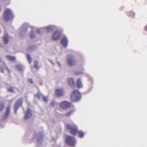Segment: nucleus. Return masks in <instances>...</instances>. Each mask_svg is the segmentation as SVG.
<instances>
[{
	"label": "nucleus",
	"mask_w": 147,
	"mask_h": 147,
	"mask_svg": "<svg viewBox=\"0 0 147 147\" xmlns=\"http://www.w3.org/2000/svg\"><path fill=\"white\" fill-rule=\"evenodd\" d=\"M81 94L77 90H74L71 96V100L73 101H76L80 98Z\"/></svg>",
	"instance_id": "f257e3e1"
},
{
	"label": "nucleus",
	"mask_w": 147,
	"mask_h": 147,
	"mask_svg": "<svg viewBox=\"0 0 147 147\" xmlns=\"http://www.w3.org/2000/svg\"><path fill=\"white\" fill-rule=\"evenodd\" d=\"M66 126L68 129L70 130V133L72 135H75L78 132L77 128L74 124L72 125L68 124Z\"/></svg>",
	"instance_id": "f03ea898"
},
{
	"label": "nucleus",
	"mask_w": 147,
	"mask_h": 147,
	"mask_svg": "<svg viewBox=\"0 0 147 147\" xmlns=\"http://www.w3.org/2000/svg\"><path fill=\"white\" fill-rule=\"evenodd\" d=\"M13 17V15L11 10L9 9H6L4 13V18L5 20L7 21Z\"/></svg>",
	"instance_id": "7ed1b4c3"
},
{
	"label": "nucleus",
	"mask_w": 147,
	"mask_h": 147,
	"mask_svg": "<svg viewBox=\"0 0 147 147\" xmlns=\"http://www.w3.org/2000/svg\"><path fill=\"white\" fill-rule=\"evenodd\" d=\"M65 142L69 146H74L75 144L76 140L74 137L67 136L66 137Z\"/></svg>",
	"instance_id": "20e7f679"
},
{
	"label": "nucleus",
	"mask_w": 147,
	"mask_h": 147,
	"mask_svg": "<svg viewBox=\"0 0 147 147\" xmlns=\"http://www.w3.org/2000/svg\"><path fill=\"white\" fill-rule=\"evenodd\" d=\"M67 61L68 65L71 66L75 65L76 63L74 57L72 55H68Z\"/></svg>",
	"instance_id": "39448f33"
},
{
	"label": "nucleus",
	"mask_w": 147,
	"mask_h": 147,
	"mask_svg": "<svg viewBox=\"0 0 147 147\" xmlns=\"http://www.w3.org/2000/svg\"><path fill=\"white\" fill-rule=\"evenodd\" d=\"M23 99L20 98L16 101L14 106V109L15 113L16 114L18 110L19 107L22 105L23 103Z\"/></svg>",
	"instance_id": "423d86ee"
},
{
	"label": "nucleus",
	"mask_w": 147,
	"mask_h": 147,
	"mask_svg": "<svg viewBox=\"0 0 147 147\" xmlns=\"http://www.w3.org/2000/svg\"><path fill=\"white\" fill-rule=\"evenodd\" d=\"M71 105V103L66 101L61 102L59 104L60 107L63 109L69 108Z\"/></svg>",
	"instance_id": "0eeeda50"
},
{
	"label": "nucleus",
	"mask_w": 147,
	"mask_h": 147,
	"mask_svg": "<svg viewBox=\"0 0 147 147\" xmlns=\"http://www.w3.org/2000/svg\"><path fill=\"white\" fill-rule=\"evenodd\" d=\"M61 33L58 31H56L53 35L52 39L54 40H58L61 37Z\"/></svg>",
	"instance_id": "6e6552de"
},
{
	"label": "nucleus",
	"mask_w": 147,
	"mask_h": 147,
	"mask_svg": "<svg viewBox=\"0 0 147 147\" xmlns=\"http://www.w3.org/2000/svg\"><path fill=\"white\" fill-rule=\"evenodd\" d=\"M32 116L31 111L30 108H28L24 117V119H27L30 118Z\"/></svg>",
	"instance_id": "1a4fd4ad"
},
{
	"label": "nucleus",
	"mask_w": 147,
	"mask_h": 147,
	"mask_svg": "<svg viewBox=\"0 0 147 147\" xmlns=\"http://www.w3.org/2000/svg\"><path fill=\"white\" fill-rule=\"evenodd\" d=\"M56 94L58 97H60L64 94V92L62 89H57L56 91Z\"/></svg>",
	"instance_id": "9d476101"
},
{
	"label": "nucleus",
	"mask_w": 147,
	"mask_h": 147,
	"mask_svg": "<svg viewBox=\"0 0 147 147\" xmlns=\"http://www.w3.org/2000/svg\"><path fill=\"white\" fill-rule=\"evenodd\" d=\"M68 40L65 37L61 39V43L64 47H67L68 44Z\"/></svg>",
	"instance_id": "9b49d317"
},
{
	"label": "nucleus",
	"mask_w": 147,
	"mask_h": 147,
	"mask_svg": "<svg viewBox=\"0 0 147 147\" xmlns=\"http://www.w3.org/2000/svg\"><path fill=\"white\" fill-rule=\"evenodd\" d=\"M77 87L78 88H81L82 87V84L80 79H78L76 81Z\"/></svg>",
	"instance_id": "f8f14e48"
},
{
	"label": "nucleus",
	"mask_w": 147,
	"mask_h": 147,
	"mask_svg": "<svg viewBox=\"0 0 147 147\" xmlns=\"http://www.w3.org/2000/svg\"><path fill=\"white\" fill-rule=\"evenodd\" d=\"M3 40L4 43L5 44H7L9 42L8 36L7 34H5L3 36Z\"/></svg>",
	"instance_id": "ddd939ff"
},
{
	"label": "nucleus",
	"mask_w": 147,
	"mask_h": 147,
	"mask_svg": "<svg viewBox=\"0 0 147 147\" xmlns=\"http://www.w3.org/2000/svg\"><path fill=\"white\" fill-rule=\"evenodd\" d=\"M68 82L69 85L71 86H74L75 83L74 79L72 78H69L68 79Z\"/></svg>",
	"instance_id": "4468645a"
},
{
	"label": "nucleus",
	"mask_w": 147,
	"mask_h": 147,
	"mask_svg": "<svg viewBox=\"0 0 147 147\" xmlns=\"http://www.w3.org/2000/svg\"><path fill=\"white\" fill-rule=\"evenodd\" d=\"M74 110H71L69 112H68L67 113H66L65 115V116L66 117H69L72 115L74 113Z\"/></svg>",
	"instance_id": "2eb2a0df"
},
{
	"label": "nucleus",
	"mask_w": 147,
	"mask_h": 147,
	"mask_svg": "<svg viewBox=\"0 0 147 147\" xmlns=\"http://www.w3.org/2000/svg\"><path fill=\"white\" fill-rule=\"evenodd\" d=\"M6 57L9 60L11 61H15L16 59V58L10 55H7Z\"/></svg>",
	"instance_id": "dca6fc26"
},
{
	"label": "nucleus",
	"mask_w": 147,
	"mask_h": 147,
	"mask_svg": "<svg viewBox=\"0 0 147 147\" xmlns=\"http://www.w3.org/2000/svg\"><path fill=\"white\" fill-rule=\"evenodd\" d=\"M10 110V107L9 106H8L7 107L5 113V116L6 117H7L8 116Z\"/></svg>",
	"instance_id": "f3484780"
},
{
	"label": "nucleus",
	"mask_w": 147,
	"mask_h": 147,
	"mask_svg": "<svg viewBox=\"0 0 147 147\" xmlns=\"http://www.w3.org/2000/svg\"><path fill=\"white\" fill-rule=\"evenodd\" d=\"M34 67L35 68L37 69L39 68V66L38 65V62L37 61H34Z\"/></svg>",
	"instance_id": "a211bd4d"
},
{
	"label": "nucleus",
	"mask_w": 147,
	"mask_h": 147,
	"mask_svg": "<svg viewBox=\"0 0 147 147\" xmlns=\"http://www.w3.org/2000/svg\"><path fill=\"white\" fill-rule=\"evenodd\" d=\"M35 96L39 99H40L41 97L42 98V96H43L39 92L35 94Z\"/></svg>",
	"instance_id": "6ab92c4d"
},
{
	"label": "nucleus",
	"mask_w": 147,
	"mask_h": 147,
	"mask_svg": "<svg viewBox=\"0 0 147 147\" xmlns=\"http://www.w3.org/2000/svg\"><path fill=\"white\" fill-rule=\"evenodd\" d=\"M27 57L29 62L30 64L32 62V59L30 55L29 54H27Z\"/></svg>",
	"instance_id": "aec40b11"
},
{
	"label": "nucleus",
	"mask_w": 147,
	"mask_h": 147,
	"mask_svg": "<svg viewBox=\"0 0 147 147\" xmlns=\"http://www.w3.org/2000/svg\"><path fill=\"white\" fill-rule=\"evenodd\" d=\"M4 104L3 103H0V112L1 111L4 109Z\"/></svg>",
	"instance_id": "412c9836"
},
{
	"label": "nucleus",
	"mask_w": 147,
	"mask_h": 147,
	"mask_svg": "<svg viewBox=\"0 0 147 147\" xmlns=\"http://www.w3.org/2000/svg\"><path fill=\"white\" fill-rule=\"evenodd\" d=\"M79 134V136L81 138H82L83 137L84 135V133L82 131H78V132Z\"/></svg>",
	"instance_id": "4be33fe9"
},
{
	"label": "nucleus",
	"mask_w": 147,
	"mask_h": 147,
	"mask_svg": "<svg viewBox=\"0 0 147 147\" xmlns=\"http://www.w3.org/2000/svg\"><path fill=\"white\" fill-rule=\"evenodd\" d=\"M7 90L8 91L10 92H14V90L13 87H11L10 88H7Z\"/></svg>",
	"instance_id": "5701e85b"
},
{
	"label": "nucleus",
	"mask_w": 147,
	"mask_h": 147,
	"mask_svg": "<svg viewBox=\"0 0 147 147\" xmlns=\"http://www.w3.org/2000/svg\"><path fill=\"white\" fill-rule=\"evenodd\" d=\"M16 67L18 69H21L22 68V66L20 65H17L16 66Z\"/></svg>",
	"instance_id": "b1692460"
},
{
	"label": "nucleus",
	"mask_w": 147,
	"mask_h": 147,
	"mask_svg": "<svg viewBox=\"0 0 147 147\" xmlns=\"http://www.w3.org/2000/svg\"><path fill=\"white\" fill-rule=\"evenodd\" d=\"M42 98L43 100L46 102H47L48 100L47 98V97H45L44 96H42Z\"/></svg>",
	"instance_id": "393cba45"
},
{
	"label": "nucleus",
	"mask_w": 147,
	"mask_h": 147,
	"mask_svg": "<svg viewBox=\"0 0 147 147\" xmlns=\"http://www.w3.org/2000/svg\"><path fill=\"white\" fill-rule=\"evenodd\" d=\"M54 104H55V102L54 101H52L51 103H50V105L51 107H53L54 105Z\"/></svg>",
	"instance_id": "a878e982"
},
{
	"label": "nucleus",
	"mask_w": 147,
	"mask_h": 147,
	"mask_svg": "<svg viewBox=\"0 0 147 147\" xmlns=\"http://www.w3.org/2000/svg\"><path fill=\"white\" fill-rule=\"evenodd\" d=\"M29 82H30L31 84H32L33 83V81L32 79H30L29 80Z\"/></svg>",
	"instance_id": "bb28decb"
},
{
	"label": "nucleus",
	"mask_w": 147,
	"mask_h": 147,
	"mask_svg": "<svg viewBox=\"0 0 147 147\" xmlns=\"http://www.w3.org/2000/svg\"><path fill=\"white\" fill-rule=\"evenodd\" d=\"M35 36V35H34V34H30V38H33V37H34V36Z\"/></svg>",
	"instance_id": "cd10ccee"
},
{
	"label": "nucleus",
	"mask_w": 147,
	"mask_h": 147,
	"mask_svg": "<svg viewBox=\"0 0 147 147\" xmlns=\"http://www.w3.org/2000/svg\"><path fill=\"white\" fill-rule=\"evenodd\" d=\"M0 68L1 69V71L3 73H4V69L1 67H0Z\"/></svg>",
	"instance_id": "c85d7f7f"
},
{
	"label": "nucleus",
	"mask_w": 147,
	"mask_h": 147,
	"mask_svg": "<svg viewBox=\"0 0 147 147\" xmlns=\"http://www.w3.org/2000/svg\"><path fill=\"white\" fill-rule=\"evenodd\" d=\"M51 29V27H47V30L49 31L50 30V29Z\"/></svg>",
	"instance_id": "c756f323"
},
{
	"label": "nucleus",
	"mask_w": 147,
	"mask_h": 147,
	"mask_svg": "<svg viewBox=\"0 0 147 147\" xmlns=\"http://www.w3.org/2000/svg\"><path fill=\"white\" fill-rule=\"evenodd\" d=\"M145 30L147 31V25L145 27Z\"/></svg>",
	"instance_id": "7c9ffc66"
},
{
	"label": "nucleus",
	"mask_w": 147,
	"mask_h": 147,
	"mask_svg": "<svg viewBox=\"0 0 147 147\" xmlns=\"http://www.w3.org/2000/svg\"><path fill=\"white\" fill-rule=\"evenodd\" d=\"M37 32L38 33H40V32L39 30H38L37 31Z\"/></svg>",
	"instance_id": "2f4dec72"
},
{
	"label": "nucleus",
	"mask_w": 147,
	"mask_h": 147,
	"mask_svg": "<svg viewBox=\"0 0 147 147\" xmlns=\"http://www.w3.org/2000/svg\"><path fill=\"white\" fill-rule=\"evenodd\" d=\"M7 69L8 71H9V70L8 69L7 67Z\"/></svg>",
	"instance_id": "473e14b6"
},
{
	"label": "nucleus",
	"mask_w": 147,
	"mask_h": 147,
	"mask_svg": "<svg viewBox=\"0 0 147 147\" xmlns=\"http://www.w3.org/2000/svg\"><path fill=\"white\" fill-rule=\"evenodd\" d=\"M1 59L0 58V62H1Z\"/></svg>",
	"instance_id": "72a5a7b5"
}]
</instances>
